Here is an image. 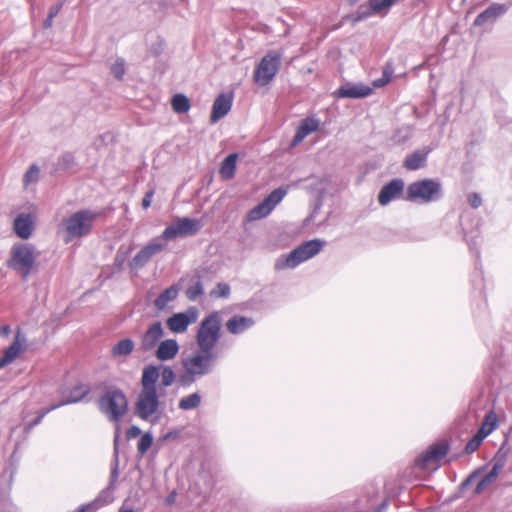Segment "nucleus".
<instances>
[{"mask_svg":"<svg viewBox=\"0 0 512 512\" xmlns=\"http://www.w3.org/2000/svg\"><path fill=\"white\" fill-rule=\"evenodd\" d=\"M347 1H348V3H349L350 5H355V4H356V3H358L360 0H347Z\"/></svg>","mask_w":512,"mask_h":512,"instance_id":"obj_62","label":"nucleus"},{"mask_svg":"<svg viewBox=\"0 0 512 512\" xmlns=\"http://www.w3.org/2000/svg\"><path fill=\"white\" fill-rule=\"evenodd\" d=\"M467 202L473 209H477L482 205V197L477 192H472L467 195Z\"/></svg>","mask_w":512,"mask_h":512,"instance_id":"obj_53","label":"nucleus"},{"mask_svg":"<svg viewBox=\"0 0 512 512\" xmlns=\"http://www.w3.org/2000/svg\"><path fill=\"white\" fill-rule=\"evenodd\" d=\"M218 361L216 351L197 348L196 351L181 358L183 372L178 376V382L183 387L191 386L214 370Z\"/></svg>","mask_w":512,"mask_h":512,"instance_id":"obj_2","label":"nucleus"},{"mask_svg":"<svg viewBox=\"0 0 512 512\" xmlns=\"http://www.w3.org/2000/svg\"><path fill=\"white\" fill-rule=\"evenodd\" d=\"M450 443L447 439H441L429 445L415 458V465L422 470L430 465L440 462L449 452Z\"/></svg>","mask_w":512,"mask_h":512,"instance_id":"obj_12","label":"nucleus"},{"mask_svg":"<svg viewBox=\"0 0 512 512\" xmlns=\"http://www.w3.org/2000/svg\"><path fill=\"white\" fill-rule=\"evenodd\" d=\"M26 340V335L18 328L12 343L4 350L1 357L6 365L12 363L20 355Z\"/></svg>","mask_w":512,"mask_h":512,"instance_id":"obj_26","label":"nucleus"},{"mask_svg":"<svg viewBox=\"0 0 512 512\" xmlns=\"http://www.w3.org/2000/svg\"><path fill=\"white\" fill-rule=\"evenodd\" d=\"M199 312L196 307H189L183 312L173 313L166 320L168 329L173 333H183L188 326L196 322Z\"/></svg>","mask_w":512,"mask_h":512,"instance_id":"obj_15","label":"nucleus"},{"mask_svg":"<svg viewBox=\"0 0 512 512\" xmlns=\"http://www.w3.org/2000/svg\"><path fill=\"white\" fill-rule=\"evenodd\" d=\"M508 11V6L501 3H492L484 11L477 15L474 20L475 26H483L487 23H493L500 16Z\"/></svg>","mask_w":512,"mask_h":512,"instance_id":"obj_21","label":"nucleus"},{"mask_svg":"<svg viewBox=\"0 0 512 512\" xmlns=\"http://www.w3.org/2000/svg\"><path fill=\"white\" fill-rule=\"evenodd\" d=\"M63 3H58L50 7L48 16L55 18L62 9Z\"/></svg>","mask_w":512,"mask_h":512,"instance_id":"obj_56","label":"nucleus"},{"mask_svg":"<svg viewBox=\"0 0 512 512\" xmlns=\"http://www.w3.org/2000/svg\"><path fill=\"white\" fill-rule=\"evenodd\" d=\"M175 501V492L171 493L167 498H166V503L168 505H171L173 504Z\"/></svg>","mask_w":512,"mask_h":512,"instance_id":"obj_59","label":"nucleus"},{"mask_svg":"<svg viewBox=\"0 0 512 512\" xmlns=\"http://www.w3.org/2000/svg\"><path fill=\"white\" fill-rule=\"evenodd\" d=\"M6 364L3 362V360L0 358V369H2L3 367H5Z\"/></svg>","mask_w":512,"mask_h":512,"instance_id":"obj_63","label":"nucleus"},{"mask_svg":"<svg viewBox=\"0 0 512 512\" xmlns=\"http://www.w3.org/2000/svg\"><path fill=\"white\" fill-rule=\"evenodd\" d=\"M238 155L230 153L220 164L219 172L224 179H232L235 176Z\"/></svg>","mask_w":512,"mask_h":512,"instance_id":"obj_29","label":"nucleus"},{"mask_svg":"<svg viewBox=\"0 0 512 512\" xmlns=\"http://www.w3.org/2000/svg\"><path fill=\"white\" fill-rule=\"evenodd\" d=\"M201 228L202 223L198 219L178 217L174 223L164 229L160 237L164 241H171L178 237H190L196 235Z\"/></svg>","mask_w":512,"mask_h":512,"instance_id":"obj_11","label":"nucleus"},{"mask_svg":"<svg viewBox=\"0 0 512 512\" xmlns=\"http://www.w3.org/2000/svg\"><path fill=\"white\" fill-rule=\"evenodd\" d=\"M497 427V419L493 412H490L486 417L484 422L481 424L480 428L474 434L478 437L482 442L483 440L490 435Z\"/></svg>","mask_w":512,"mask_h":512,"instance_id":"obj_31","label":"nucleus"},{"mask_svg":"<svg viewBox=\"0 0 512 512\" xmlns=\"http://www.w3.org/2000/svg\"><path fill=\"white\" fill-rule=\"evenodd\" d=\"M164 336V329L161 321H154L148 329L141 335L140 350L150 352L161 342Z\"/></svg>","mask_w":512,"mask_h":512,"instance_id":"obj_18","label":"nucleus"},{"mask_svg":"<svg viewBox=\"0 0 512 512\" xmlns=\"http://www.w3.org/2000/svg\"><path fill=\"white\" fill-rule=\"evenodd\" d=\"M153 196H154V190L153 189H151V190H149V191H147L145 193V195H144V197L142 199V203H141V205H142V207L144 209H147V208H149L151 206V202H152Z\"/></svg>","mask_w":512,"mask_h":512,"instance_id":"obj_55","label":"nucleus"},{"mask_svg":"<svg viewBox=\"0 0 512 512\" xmlns=\"http://www.w3.org/2000/svg\"><path fill=\"white\" fill-rule=\"evenodd\" d=\"M91 387L88 384L78 383L73 387L61 386L58 393L62 396V400L53 404V408H60L65 405L75 404L81 402L89 393Z\"/></svg>","mask_w":512,"mask_h":512,"instance_id":"obj_14","label":"nucleus"},{"mask_svg":"<svg viewBox=\"0 0 512 512\" xmlns=\"http://www.w3.org/2000/svg\"><path fill=\"white\" fill-rule=\"evenodd\" d=\"M130 252H131V249L124 247V246H121L118 249V251L114 257V262H113V266H114L115 270L120 271L123 269Z\"/></svg>","mask_w":512,"mask_h":512,"instance_id":"obj_46","label":"nucleus"},{"mask_svg":"<svg viewBox=\"0 0 512 512\" xmlns=\"http://www.w3.org/2000/svg\"><path fill=\"white\" fill-rule=\"evenodd\" d=\"M171 106L174 112L178 114L188 112L191 107L189 98L182 93L175 94L172 97Z\"/></svg>","mask_w":512,"mask_h":512,"instance_id":"obj_37","label":"nucleus"},{"mask_svg":"<svg viewBox=\"0 0 512 512\" xmlns=\"http://www.w3.org/2000/svg\"><path fill=\"white\" fill-rule=\"evenodd\" d=\"M255 325L252 317L235 314L225 323L227 331L232 335H240L250 330Z\"/></svg>","mask_w":512,"mask_h":512,"instance_id":"obj_22","label":"nucleus"},{"mask_svg":"<svg viewBox=\"0 0 512 512\" xmlns=\"http://www.w3.org/2000/svg\"><path fill=\"white\" fill-rule=\"evenodd\" d=\"M505 443L504 442L501 447L497 450V452L495 453V455L493 456L492 458V470L494 472H497V474H500L501 470L504 468V466L506 465V462H507V456H508V451L505 450L504 446H505Z\"/></svg>","mask_w":512,"mask_h":512,"instance_id":"obj_38","label":"nucleus"},{"mask_svg":"<svg viewBox=\"0 0 512 512\" xmlns=\"http://www.w3.org/2000/svg\"><path fill=\"white\" fill-rule=\"evenodd\" d=\"M202 397L198 392L182 397L178 402V408L183 411L196 409L201 404Z\"/></svg>","mask_w":512,"mask_h":512,"instance_id":"obj_35","label":"nucleus"},{"mask_svg":"<svg viewBox=\"0 0 512 512\" xmlns=\"http://www.w3.org/2000/svg\"><path fill=\"white\" fill-rule=\"evenodd\" d=\"M325 245L326 241L319 238L304 241L288 254H283L277 258L274 267L276 270L294 269L319 254Z\"/></svg>","mask_w":512,"mask_h":512,"instance_id":"obj_5","label":"nucleus"},{"mask_svg":"<svg viewBox=\"0 0 512 512\" xmlns=\"http://www.w3.org/2000/svg\"><path fill=\"white\" fill-rule=\"evenodd\" d=\"M433 151V147L426 146L422 149H418L408 154L403 161V167L408 171H417L423 168L426 163L429 154Z\"/></svg>","mask_w":512,"mask_h":512,"instance_id":"obj_20","label":"nucleus"},{"mask_svg":"<svg viewBox=\"0 0 512 512\" xmlns=\"http://www.w3.org/2000/svg\"><path fill=\"white\" fill-rule=\"evenodd\" d=\"M56 410V408H53V404L50 406V407H47V408H43L39 413L38 415L36 416L35 419H33L32 421L28 422L25 424L24 426V431L26 433L30 432L35 426L39 425L43 418L50 412Z\"/></svg>","mask_w":512,"mask_h":512,"instance_id":"obj_47","label":"nucleus"},{"mask_svg":"<svg viewBox=\"0 0 512 512\" xmlns=\"http://www.w3.org/2000/svg\"><path fill=\"white\" fill-rule=\"evenodd\" d=\"M499 474L497 472H494L492 469L477 483L474 489V495H480L483 493V491L486 489L488 485L493 483L497 478Z\"/></svg>","mask_w":512,"mask_h":512,"instance_id":"obj_45","label":"nucleus"},{"mask_svg":"<svg viewBox=\"0 0 512 512\" xmlns=\"http://www.w3.org/2000/svg\"><path fill=\"white\" fill-rule=\"evenodd\" d=\"M372 15H375V13L372 12L371 7L368 6V4H366V5H360L358 7L357 11L355 12V14L348 15L345 18H350L352 20V23L356 24V23H359V22H362V21L368 19Z\"/></svg>","mask_w":512,"mask_h":512,"instance_id":"obj_42","label":"nucleus"},{"mask_svg":"<svg viewBox=\"0 0 512 512\" xmlns=\"http://www.w3.org/2000/svg\"><path fill=\"white\" fill-rule=\"evenodd\" d=\"M135 348V343L131 338H123L117 341L111 348V356L114 359L129 356Z\"/></svg>","mask_w":512,"mask_h":512,"instance_id":"obj_27","label":"nucleus"},{"mask_svg":"<svg viewBox=\"0 0 512 512\" xmlns=\"http://www.w3.org/2000/svg\"><path fill=\"white\" fill-rule=\"evenodd\" d=\"M54 18L51 16H47V18L44 20L43 27L45 29H49L53 25Z\"/></svg>","mask_w":512,"mask_h":512,"instance_id":"obj_58","label":"nucleus"},{"mask_svg":"<svg viewBox=\"0 0 512 512\" xmlns=\"http://www.w3.org/2000/svg\"><path fill=\"white\" fill-rule=\"evenodd\" d=\"M159 369L156 364L144 366L140 378V391L134 403V414L144 421H149L161 405L157 383Z\"/></svg>","mask_w":512,"mask_h":512,"instance_id":"obj_1","label":"nucleus"},{"mask_svg":"<svg viewBox=\"0 0 512 512\" xmlns=\"http://www.w3.org/2000/svg\"><path fill=\"white\" fill-rule=\"evenodd\" d=\"M111 74L117 80H122L125 74V61L122 58H118L115 63L111 66Z\"/></svg>","mask_w":512,"mask_h":512,"instance_id":"obj_49","label":"nucleus"},{"mask_svg":"<svg viewBox=\"0 0 512 512\" xmlns=\"http://www.w3.org/2000/svg\"><path fill=\"white\" fill-rule=\"evenodd\" d=\"M460 225H461V229H462L463 240L467 243L470 251H473L474 249L477 248V244H478L477 240L480 235L479 228L475 227L474 229L469 231L466 229V227L464 226V224L462 222L460 223Z\"/></svg>","mask_w":512,"mask_h":512,"instance_id":"obj_40","label":"nucleus"},{"mask_svg":"<svg viewBox=\"0 0 512 512\" xmlns=\"http://www.w3.org/2000/svg\"><path fill=\"white\" fill-rule=\"evenodd\" d=\"M231 289L229 284L219 282L216 288L210 292V296L214 298H228L230 296Z\"/></svg>","mask_w":512,"mask_h":512,"instance_id":"obj_48","label":"nucleus"},{"mask_svg":"<svg viewBox=\"0 0 512 512\" xmlns=\"http://www.w3.org/2000/svg\"><path fill=\"white\" fill-rule=\"evenodd\" d=\"M486 469V466H481L472 471L459 485L458 491L451 497V500L459 499L462 497L464 490H466L469 486L472 485L474 480L483 473Z\"/></svg>","mask_w":512,"mask_h":512,"instance_id":"obj_34","label":"nucleus"},{"mask_svg":"<svg viewBox=\"0 0 512 512\" xmlns=\"http://www.w3.org/2000/svg\"><path fill=\"white\" fill-rule=\"evenodd\" d=\"M180 346L176 339L162 340L154 351V356L161 362L173 360L179 353Z\"/></svg>","mask_w":512,"mask_h":512,"instance_id":"obj_24","label":"nucleus"},{"mask_svg":"<svg viewBox=\"0 0 512 512\" xmlns=\"http://www.w3.org/2000/svg\"><path fill=\"white\" fill-rule=\"evenodd\" d=\"M142 434L143 433H142V430L140 429V427H138L137 425H132L126 431V438L128 440H131L138 436H141Z\"/></svg>","mask_w":512,"mask_h":512,"instance_id":"obj_54","label":"nucleus"},{"mask_svg":"<svg viewBox=\"0 0 512 512\" xmlns=\"http://www.w3.org/2000/svg\"><path fill=\"white\" fill-rule=\"evenodd\" d=\"M102 215L101 211L80 209L62 219L59 231L64 234V242L70 243L90 235L96 220Z\"/></svg>","mask_w":512,"mask_h":512,"instance_id":"obj_3","label":"nucleus"},{"mask_svg":"<svg viewBox=\"0 0 512 512\" xmlns=\"http://www.w3.org/2000/svg\"><path fill=\"white\" fill-rule=\"evenodd\" d=\"M119 437V430H117L114 437L113 460L107 487L104 488L94 500L79 506L74 512H96L113 501L112 492L116 487L115 484L119 477Z\"/></svg>","mask_w":512,"mask_h":512,"instance_id":"obj_4","label":"nucleus"},{"mask_svg":"<svg viewBox=\"0 0 512 512\" xmlns=\"http://www.w3.org/2000/svg\"><path fill=\"white\" fill-rule=\"evenodd\" d=\"M272 210L267 206V204L262 201L261 203L257 204L255 207H253L249 212L247 213V218L250 221L260 220L262 218L267 217Z\"/></svg>","mask_w":512,"mask_h":512,"instance_id":"obj_41","label":"nucleus"},{"mask_svg":"<svg viewBox=\"0 0 512 512\" xmlns=\"http://www.w3.org/2000/svg\"><path fill=\"white\" fill-rule=\"evenodd\" d=\"M221 336V317L217 311L211 312L199 323L195 336L197 348L215 351Z\"/></svg>","mask_w":512,"mask_h":512,"instance_id":"obj_7","label":"nucleus"},{"mask_svg":"<svg viewBox=\"0 0 512 512\" xmlns=\"http://www.w3.org/2000/svg\"><path fill=\"white\" fill-rule=\"evenodd\" d=\"M497 427V419L493 412H490L486 417L484 422L481 424L480 428L474 434L478 437L482 442L483 440L490 435Z\"/></svg>","mask_w":512,"mask_h":512,"instance_id":"obj_32","label":"nucleus"},{"mask_svg":"<svg viewBox=\"0 0 512 512\" xmlns=\"http://www.w3.org/2000/svg\"><path fill=\"white\" fill-rule=\"evenodd\" d=\"M497 427V419L493 412H490L486 417L484 422L481 424L480 428L474 434L478 437L482 442L483 440L490 435Z\"/></svg>","mask_w":512,"mask_h":512,"instance_id":"obj_33","label":"nucleus"},{"mask_svg":"<svg viewBox=\"0 0 512 512\" xmlns=\"http://www.w3.org/2000/svg\"><path fill=\"white\" fill-rule=\"evenodd\" d=\"M164 248L165 243H163L160 236L152 239L132 258L129 262V267L132 270L143 268L154 255L160 253Z\"/></svg>","mask_w":512,"mask_h":512,"instance_id":"obj_13","label":"nucleus"},{"mask_svg":"<svg viewBox=\"0 0 512 512\" xmlns=\"http://www.w3.org/2000/svg\"><path fill=\"white\" fill-rule=\"evenodd\" d=\"M282 60V53L279 51H269L257 64L253 78L259 86H266L275 78L278 73Z\"/></svg>","mask_w":512,"mask_h":512,"instance_id":"obj_10","label":"nucleus"},{"mask_svg":"<svg viewBox=\"0 0 512 512\" xmlns=\"http://www.w3.org/2000/svg\"><path fill=\"white\" fill-rule=\"evenodd\" d=\"M11 332V328L9 325H2L0 326V336L1 337H7L9 336Z\"/></svg>","mask_w":512,"mask_h":512,"instance_id":"obj_57","label":"nucleus"},{"mask_svg":"<svg viewBox=\"0 0 512 512\" xmlns=\"http://www.w3.org/2000/svg\"><path fill=\"white\" fill-rule=\"evenodd\" d=\"M287 194V189L284 187H278L271 191L265 198L264 202L273 211V209L283 200Z\"/></svg>","mask_w":512,"mask_h":512,"instance_id":"obj_39","label":"nucleus"},{"mask_svg":"<svg viewBox=\"0 0 512 512\" xmlns=\"http://www.w3.org/2000/svg\"><path fill=\"white\" fill-rule=\"evenodd\" d=\"M372 92L373 88L363 83L346 82L337 88L334 96L339 99H363Z\"/></svg>","mask_w":512,"mask_h":512,"instance_id":"obj_16","label":"nucleus"},{"mask_svg":"<svg viewBox=\"0 0 512 512\" xmlns=\"http://www.w3.org/2000/svg\"><path fill=\"white\" fill-rule=\"evenodd\" d=\"M481 444H482V441L478 437L473 435L464 447V450H463L464 454H466V455L473 454L474 452H476L479 449Z\"/></svg>","mask_w":512,"mask_h":512,"instance_id":"obj_52","label":"nucleus"},{"mask_svg":"<svg viewBox=\"0 0 512 512\" xmlns=\"http://www.w3.org/2000/svg\"><path fill=\"white\" fill-rule=\"evenodd\" d=\"M319 128V120L313 117L303 119L298 125L296 132L291 140V146L299 145L309 134Z\"/></svg>","mask_w":512,"mask_h":512,"instance_id":"obj_25","label":"nucleus"},{"mask_svg":"<svg viewBox=\"0 0 512 512\" xmlns=\"http://www.w3.org/2000/svg\"><path fill=\"white\" fill-rule=\"evenodd\" d=\"M75 164L76 160L71 152L64 153L58 161V166L63 169L72 168Z\"/></svg>","mask_w":512,"mask_h":512,"instance_id":"obj_51","label":"nucleus"},{"mask_svg":"<svg viewBox=\"0 0 512 512\" xmlns=\"http://www.w3.org/2000/svg\"><path fill=\"white\" fill-rule=\"evenodd\" d=\"M34 221L29 213H20L13 221L14 233L22 240H28L33 233Z\"/></svg>","mask_w":512,"mask_h":512,"instance_id":"obj_23","label":"nucleus"},{"mask_svg":"<svg viewBox=\"0 0 512 512\" xmlns=\"http://www.w3.org/2000/svg\"><path fill=\"white\" fill-rule=\"evenodd\" d=\"M179 288L178 285L173 284L163 290L158 297L154 300V306L158 310H164L168 303L175 300L178 296Z\"/></svg>","mask_w":512,"mask_h":512,"instance_id":"obj_28","label":"nucleus"},{"mask_svg":"<svg viewBox=\"0 0 512 512\" xmlns=\"http://www.w3.org/2000/svg\"><path fill=\"white\" fill-rule=\"evenodd\" d=\"M204 293L202 276L197 272L190 280L189 286L186 289V297L190 301H196Z\"/></svg>","mask_w":512,"mask_h":512,"instance_id":"obj_30","label":"nucleus"},{"mask_svg":"<svg viewBox=\"0 0 512 512\" xmlns=\"http://www.w3.org/2000/svg\"><path fill=\"white\" fill-rule=\"evenodd\" d=\"M99 409L112 422H118L128 411V400L120 388L107 389L98 399Z\"/></svg>","mask_w":512,"mask_h":512,"instance_id":"obj_9","label":"nucleus"},{"mask_svg":"<svg viewBox=\"0 0 512 512\" xmlns=\"http://www.w3.org/2000/svg\"><path fill=\"white\" fill-rule=\"evenodd\" d=\"M233 105V94L232 93H220L214 100L210 122L212 124L217 123L223 117H225L231 110Z\"/></svg>","mask_w":512,"mask_h":512,"instance_id":"obj_19","label":"nucleus"},{"mask_svg":"<svg viewBox=\"0 0 512 512\" xmlns=\"http://www.w3.org/2000/svg\"><path fill=\"white\" fill-rule=\"evenodd\" d=\"M159 378H161V386L170 387L176 380V373L171 366L158 364Z\"/></svg>","mask_w":512,"mask_h":512,"instance_id":"obj_36","label":"nucleus"},{"mask_svg":"<svg viewBox=\"0 0 512 512\" xmlns=\"http://www.w3.org/2000/svg\"><path fill=\"white\" fill-rule=\"evenodd\" d=\"M405 188L404 180L401 178H393L385 183L377 196L378 203L381 206H387L393 200L400 198Z\"/></svg>","mask_w":512,"mask_h":512,"instance_id":"obj_17","label":"nucleus"},{"mask_svg":"<svg viewBox=\"0 0 512 512\" xmlns=\"http://www.w3.org/2000/svg\"><path fill=\"white\" fill-rule=\"evenodd\" d=\"M38 255L39 253L34 245L17 242L11 247L7 266L19 272L24 278H27L35 265Z\"/></svg>","mask_w":512,"mask_h":512,"instance_id":"obj_8","label":"nucleus"},{"mask_svg":"<svg viewBox=\"0 0 512 512\" xmlns=\"http://www.w3.org/2000/svg\"><path fill=\"white\" fill-rule=\"evenodd\" d=\"M39 173V167L36 164H32L24 174V184L27 186L30 183L36 182L38 180Z\"/></svg>","mask_w":512,"mask_h":512,"instance_id":"obj_50","label":"nucleus"},{"mask_svg":"<svg viewBox=\"0 0 512 512\" xmlns=\"http://www.w3.org/2000/svg\"><path fill=\"white\" fill-rule=\"evenodd\" d=\"M393 73L394 68L392 63H386L385 66L383 67L382 76L373 81V87L381 88L387 85L391 81Z\"/></svg>","mask_w":512,"mask_h":512,"instance_id":"obj_43","label":"nucleus"},{"mask_svg":"<svg viewBox=\"0 0 512 512\" xmlns=\"http://www.w3.org/2000/svg\"><path fill=\"white\" fill-rule=\"evenodd\" d=\"M118 512H134V510H132V509H124V508H120Z\"/></svg>","mask_w":512,"mask_h":512,"instance_id":"obj_61","label":"nucleus"},{"mask_svg":"<svg viewBox=\"0 0 512 512\" xmlns=\"http://www.w3.org/2000/svg\"><path fill=\"white\" fill-rule=\"evenodd\" d=\"M154 441L153 434L150 431L144 432L138 441L137 452L139 456H144L151 448Z\"/></svg>","mask_w":512,"mask_h":512,"instance_id":"obj_44","label":"nucleus"},{"mask_svg":"<svg viewBox=\"0 0 512 512\" xmlns=\"http://www.w3.org/2000/svg\"><path fill=\"white\" fill-rule=\"evenodd\" d=\"M387 507V503L386 502H383L375 512H383Z\"/></svg>","mask_w":512,"mask_h":512,"instance_id":"obj_60","label":"nucleus"},{"mask_svg":"<svg viewBox=\"0 0 512 512\" xmlns=\"http://www.w3.org/2000/svg\"><path fill=\"white\" fill-rule=\"evenodd\" d=\"M443 196V186L439 179L424 178L407 186L404 199L411 203L429 204L441 200Z\"/></svg>","mask_w":512,"mask_h":512,"instance_id":"obj_6","label":"nucleus"}]
</instances>
